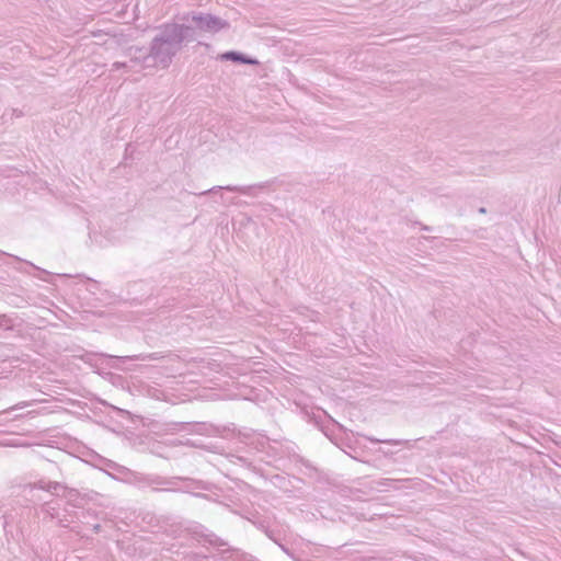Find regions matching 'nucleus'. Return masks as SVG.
Segmentation results:
<instances>
[{"instance_id": "obj_1", "label": "nucleus", "mask_w": 561, "mask_h": 561, "mask_svg": "<svg viewBox=\"0 0 561 561\" xmlns=\"http://www.w3.org/2000/svg\"><path fill=\"white\" fill-rule=\"evenodd\" d=\"M185 38L178 23L160 25L158 33L150 42L147 58H153L156 66L168 68L183 45L187 44Z\"/></svg>"}, {"instance_id": "obj_2", "label": "nucleus", "mask_w": 561, "mask_h": 561, "mask_svg": "<svg viewBox=\"0 0 561 561\" xmlns=\"http://www.w3.org/2000/svg\"><path fill=\"white\" fill-rule=\"evenodd\" d=\"M180 20L181 23H178V25L185 35L187 43L197 41L206 34H217L230 26L227 20L202 11L187 12Z\"/></svg>"}, {"instance_id": "obj_3", "label": "nucleus", "mask_w": 561, "mask_h": 561, "mask_svg": "<svg viewBox=\"0 0 561 561\" xmlns=\"http://www.w3.org/2000/svg\"><path fill=\"white\" fill-rule=\"evenodd\" d=\"M65 486L66 484L61 483V482H57V481H49V480H45V479H41L34 483H27L23 486V492L25 495H31L33 496V492L35 490H43V491H46L48 493H50L51 495L54 496H61V493L60 491H65Z\"/></svg>"}, {"instance_id": "obj_4", "label": "nucleus", "mask_w": 561, "mask_h": 561, "mask_svg": "<svg viewBox=\"0 0 561 561\" xmlns=\"http://www.w3.org/2000/svg\"><path fill=\"white\" fill-rule=\"evenodd\" d=\"M167 481L172 482V483L164 484L163 491H165V492L181 491V489L178 488V483L180 481L187 482L190 484V486H192L193 489L208 491L207 483L202 480H195V479L187 478V477H171V478H167Z\"/></svg>"}, {"instance_id": "obj_5", "label": "nucleus", "mask_w": 561, "mask_h": 561, "mask_svg": "<svg viewBox=\"0 0 561 561\" xmlns=\"http://www.w3.org/2000/svg\"><path fill=\"white\" fill-rule=\"evenodd\" d=\"M127 55L130 56V61L140 65L142 68L154 67L153 58H147L148 51L144 47L130 46L127 49Z\"/></svg>"}, {"instance_id": "obj_6", "label": "nucleus", "mask_w": 561, "mask_h": 561, "mask_svg": "<svg viewBox=\"0 0 561 561\" xmlns=\"http://www.w3.org/2000/svg\"><path fill=\"white\" fill-rule=\"evenodd\" d=\"M218 59H220L221 61H232L236 64H243V65H252V66L259 65L257 59H255L251 56H248L241 51H237V50L225 51L218 56Z\"/></svg>"}, {"instance_id": "obj_7", "label": "nucleus", "mask_w": 561, "mask_h": 561, "mask_svg": "<svg viewBox=\"0 0 561 561\" xmlns=\"http://www.w3.org/2000/svg\"><path fill=\"white\" fill-rule=\"evenodd\" d=\"M266 186H267V183L250 185V186H232V185H227V186L213 187L211 190H209V192H215V190H227V191H230V192H238V193H241V194H244V195H251L252 191L254 188H264Z\"/></svg>"}, {"instance_id": "obj_8", "label": "nucleus", "mask_w": 561, "mask_h": 561, "mask_svg": "<svg viewBox=\"0 0 561 561\" xmlns=\"http://www.w3.org/2000/svg\"><path fill=\"white\" fill-rule=\"evenodd\" d=\"M61 497H65L67 500V504L72 507L79 508L82 505L80 502L81 494L77 489L66 485L64 493H61Z\"/></svg>"}, {"instance_id": "obj_9", "label": "nucleus", "mask_w": 561, "mask_h": 561, "mask_svg": "<svg viewBox=\"0 0 561 561\" xmlns=\"http://www.w3.org/2000/svg\"><path fill=\"white\" fill-rule=\"evenodd\" d=\"M163 356L160 353H148V354H137L131 356H122L116 357L122 363H125L127 360H158L162 358Z\"/></svg>"}, {"instance_id": "obj_10", "label": "nucleus", "mask_w": 561, "mask_h": 561, "mask_svg": "<svg viewBox=\"0 0 561 561\" xmlns=\"http://www.w3.org/2000/svg\"><path fill=\"white\" fill-rule=\"evenodd\" d=\"M149 485L152 491L159 492L163 491L164 484H171L172 482L167 481V478L161 477L159 474L150 473Z\"/></svg>"}, {"instance_id": "obj_11", "label": "nucleus", "mask_w": 561, "mask_h": 561, "mask_svg": "<svg viewBox=\"0 0 561 561\" xmlns=\"http://www.w3.org/2000/svg\"><path fill=\"white\" fill-rule=\"evenodd\" d=\"M150 474L146 473H134L133 474V483L139 489L148 488Z\"/></svg>"}, {"instance_id": "obj_12", "label": "nucleus", "mask_w": 561, "mask_h": 561, "mask_svg": "<svg viewBox=\"0 0 561 561\" xmlns=\"http://www.w3.org/2000/svg\"><path fill=\"white\" fill-rule=\"evenodd\" d=\"M365 439H367L368 442L373 443V444H389V445H402V444H408L409 440H404V439H379V438H376L374 436H368V435H365L364 436Z\"/></svg>"}, {"instance_id": "obj_13", "label": "nucleus", "mask_w": 561, "mask_h": 561, "mask_svg": "<svg viewBox=\"0 0 561 561\" xmlns=\"http://www.w3.org/2000/svg\"><path fill=\"white\" fill-rule=\"evenodd\" d=\"M233 561H261L256 557L245 551H242L239 548H236V554L233 557Z\"/></svg>"}, {"instance_id": "obj_14", "label": "nucleus", "mask_w": 561, "mask_h": 561, "mask_svg": "<svg viewBox=\"0 0 561 561\" xmlns=\"http://www.w3.org/2000/svg\"><path fill=\"white\" fill-rule=\"evenodd\" d=\"M236 554L234 547H225V549H220V559L222 561H233V557Z\"/></svg>"}, {"instance_id": "obj_15", "label": "nucleus", "mask_w": 561, "mask_h": 561, "mask_svg": "<svg viewBox=\"0 0 561 561\" xmlns=\"http://www.w3.org/2000/svg\"><path fill=\"white\" fill-rule=\"evenodd\" d=\"M42 512L49 515L50 518H57L59 516L57 508L51 505V502H44Z\"/></svg>"}, {"instance_id": "obj_16", "label": "nucleus", "mask_w": 561, "mask_h": 561, "mask_svg": "<svg viewBox=\"0 0 561 561\" xmlns=\"http://www.w3.org/2000/svg\"><path fill=\"white\" fill-rule=\"evenodd\" d=\"M12 319L9 318L7 314H0V329L3 330H12Z\"/></svg>"}, {"instance_id": "obj_17", "label": "nucleus", "mask_w": 561, "mask_h": 561, "mask_svg": "<svg viewBox=\"0 0 561 561\" xmlns=\"http://www.w3.org/2000/svg\"><path fill=\"white\" fill-rule=\"evenodd\" d=\"M218 536L215 535L214 533H209V534H203L202 535V538L205 542L209 543L211 546V543H214V541L216 540Z\"/></svg>"}, {"instance_id": "obj_18", "label": "nucleus", "mask_w": 561, "mask_h": 561, "mask_svg": "<svg viewBox=\"0 0 561 561\" xmlns=\"http://www.w3.org/2000/svg\"><path fill=\"white\" fill-rule=\"evenodd\" d=\"M211 546L220 550L225 547H228V542L221 539L220 537H217L214 543H211Z\"/></svg>"}, {"instance_id": "obj_19", "label": "nucleus", "mask_w": 561, "mask_h": 561, "mask_svg": "<svg viewBox=\"0 0 561 561\" xmlns=\"http://www.w3.org/2000/svg\"><path fill=\"white\" fill-rule=\"evenodd\" d=\"M265 535L274 542H277L278 537L276 536V533L274 530L265 529Z\"/></svg>"}, {"instance_id": "obj_20", "label": "nucleus", "mask_w": 561, "mask_h": 561, "mask_svg": "<svg viewBox=\"0 0 561 561\" xmlns=\"http://www.w3.org/2000/svg\"><path fill=\"white\" fill-rule=\"evenodd\" d=\"M126 67H127L126 62L115 61L112 65V70H119V69L126 68Z\"/></svg>"}, {"instance_id": "obj_21", "label": "nucleus", "mask_w": 561, "mask_h": 561, "mask_svg": "<svg viewBox=\"0 0 561 561\" xmlns=\"http://www.w3.org/2000/svg\"><path fill=\"white\" fill-rule=\"evenodd\" d=\"M191 561H207V556H202V554L194 553L191 557Z\"/></svg>"}, {"instance_id": "obj_22", "label": "nucleus", "mask_w": 561, "mask_h": 561, "mask_svg": "<svg viewBox=\"0 0 561 561\" xmlns=\"http://www.w3.org/2000/svg\"><path fill=\"white\" fill-rule=\"evenodd\" d=\"M280 549L287 554V556H290L293 557L290 550L288 547H286L285 545L280 546Z\"/></svg>"}, {"instance_id": "obj_23", "label": "nucleus", "mask_w": 561, "mask_h": 561, "mask_svg": "<svg viewBox=\"0 0 561 561\" xmlns=\"http://www.w3.org/2000/svg\"><path fill=\"white\" fill-rule=\"evenodd\" d=\"M12 115H14V116H16V117H20V116H22V115H23V113H22L21 111L16 110V108H13V110H12Z\"/></svg>"}, {"instance_id": "obj_24", "label": "nucleus", "mask_w": 561, "mask_h": 561, "mask_svg": "<svg viewBox=\"0 0 561 561\" xmlns=\"http://www.w3.org/2000/svg\"><path fill=\"white\" fill-rule=\"evenodd\" d=\"M91 283H92V288H90V291L94 293V291H93V289H96V288H98L99 283H98V282H95V280H92V279H91Z\"/></svg>"}, {"instance_id": "obj_25", "label": "nucleus", "mask_w": 561, "mask_h": 561, "mask_svg": "<svg viewBox=\"0 0 561 561\" xmlns=\"http://www.w3.org/2000/svg\"><path fill=\"white\" fill-rule=\"evenodd\" d=\"M91 283H92V288H90V291L94 293V291H93V289H96V288H98L99 283H98V282H95V280H92V279H91Z\"/></svg>"}, {"instance_id": "obj_26", "label": "nucleus", "mask_w": 561, "mask_h": 561, "mask_svg": "<svg viewBox=\"0 0 561 561\" xmlns=\"http://www.w3.org/2000/svg\"><path fill=\"white\" fill-rule=\"evenodd\" d=\"M380 451H381L385 456H390V455H392V454H393V453H392V451H390L389 449H386V450L380 449Z\"/></svg>"}, {"instance_id": "obj_27", "label": "nucleus", "mask_w": 561, "mask_h": 561, "mask_svg": "<svg viewBox=\"0 0 561 561\" xmlns=\"http://www.w3.org/2000/svg\"><path fill=\"white\" fill-rule=\"evenodd\" d=\"M479 214H486V208L485 207H480L478 209Z\"/></svg>"}, {"instance_id": "obj_28", "label": "nucleus", "mask_w": 561, "mask_h": 561, "mask_svg": "<svg viewBox=\"0 0 561 561\" xmlns=\"http://www.w3.org/2000/svg\"><path fill=\"white\" fill-rule=\"evenodd\" d=\"M304 465H305L307 468H311V465H310L308 461H304Z\"/></svg>"}, {"instance_id": "obj_29", "label": "nucleus", "mask_w": 561, "mask_h": 561, "mask_svg": "<svg viewBox=\"0 0 561 561\" xmlns=\"http://www.w3.org/2000/svg\"><path fill=\"white\" fill-rule=\"evenodd\" d=\"M422 229L425 230V231H430L431 230V228L427 227V226H424Z\"/></svg>"}, {"instance_id": "obj_30", "label": "nucleus", "mask_w": 561, "mask_h": 561, "mask_svg": "<svg viewBox=\"0 0 561 561\" xmlns=\"http://www.w3.org/2000/svg\"><path fill=\"white\" fill-rule=\"evenodd\" d=\"M32 267L38 270V267L35 266V264L27 262Z\"/></svg>"}, {"instance_id": "obj_31", "label": "nucleus", "mask_w": 561, "mask_h": 561, "mask_svg": "<svg viewBox=\"0 0 561 561\" xmlns=\"http://www.w3.org/2000/svg\"><path fill=\"white\" fill-rule=\"evenodd\" d=\"M276 545H278V547L280 548V546H283V543L277 539V542H275Z\"/></svg>"}, {"instance_id": "obj_32", "label": "nucleus", "mask_w": 561, "mask_h": 561, "mask_svg": "<svg viewBox=\"0 0 561 561\" xmlns=\"http://www.w3.org/2000/svg\"><path fill=\"white\" fill-rule=\"evenodd\" d=\"M0 253H1V254H3V255H8L7 253H4V252H1V251H0Z\"/></svg>"}]
</instances>
